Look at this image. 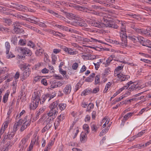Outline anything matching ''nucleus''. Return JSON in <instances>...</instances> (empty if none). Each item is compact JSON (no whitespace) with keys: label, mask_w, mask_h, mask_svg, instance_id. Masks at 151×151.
<instances>
[{"label":"nucleus","mask_w":151,"mask_h":151,"mask_svg":"<svg viewBox=\"0 0 151 151\" xmlns=\"http://www.w3.org/2000/svg\"><path fill=\"white\" fill-rule=\"evenodd\" d=\"M89 23L92 26L98 28H101L103 26V23L96 20L90 19L88 21Z\"/></svg>","instance_id":"7"},{"label":"nucleus","mask_w":151,"mask_h":151,"mask_svg":"<svg viewBox=\"0 0 151 151\" xmlns=\"http://www.w3.org/2000/svg\"><path fill=\"white\" fill-rule=\"evenodd\" d=\"M40 95L37 92H34L33 94L32 101L29 105L30 110H34L37 107L40 100Z\"/></svg>","instance_id":"2"},{"label":"nucleus","mask_w":151,"mask_h":151,"mask_svg":"<svg viewBox=\"0 0 151 151\" xmlns=\"http://www.w3.org/2000/svg\"><path fill=\"white\" fill-rule=\"evenodd\" d=\"M60 122L61 121L59 120V119H56L54 124L55 127V129H56L57 128L58 126L59 125Z\"/></svg>","instance_id":"41"},{"label":"nucleus","mask_w":151,"mask_h":151,"mask_svg":"<svg viewBox=\"0 0 151 151\" xmlns=\"http://www.w3.org/2000/svg\"><path fill=\"white\" fill-rule=\"evenodd\" d=\"M35 22V24H37L40 27H46V25L43 23L39 22L37 21V22Z\"/></svg>","instance_id":"48"},{"label":"nucleus","mask_w":151,"mask_h":151,"mask_svg":"<svg viewBox=\"0 0 151 151\" xmlns=\"http://www.w3.org/2000/svg\"><path fill=\"white\" fill-rule=\"evenodd\" d=\"M10 93V91L8 90L6 91V93L2 99L3 102L4 103H6L8 99V97Z\"/></svg>","instance_id":"21"},{"label":"nucleus","mask_w":151,"mask_h":151,"mask_svg":"<svg viewBox=\"0 0 151 151\" xmlns=\"http://www.w3.org/2000/svg\"><path fill=\"white\" fill-rule=\"evenodd\" d=\"M11 41L13 44L14 45H17L18 41L17 37L15 35L12 36L11 38Z\"/></svg>","instance_id":"28"},{"label":"nucleus","mask_w":151,"mask_h":151,"mask_svg":"<svg viewBox=\"0 0 151 151\" xmlns=\"http://www.w3.org/2000/svg\"><path fill=\"white\" fill-rule=\"evenodd\" d=\"M142 81H138V82L136 84H133L132 85L131 87V90H134L138 89L139 90L144 87V86L142 85Z\"/></svg>","instance_id":"8"},{"label":"nucleus","mask_w":151,"mask_h":151,"mask_svg":"<svg viewBox=\"0 0 151 151\" xmlns=\"http://www.w3.org/2000/svg\"><path fill=\"white\" fill-rule=\"evenodd\" d=\"M17 2H12L7 4V6L9 7L13 8L16 9L17 4Z\"/></svg>","instance_id":"39"},{"label":"nucleus","mask_w":151,"mask_h":151,"mask_svg":"<svg viewBox=\"0 0 151 151\" xmlns=\"http://www.w3.org/2000/svg\"><path fill=\"white\" fill-rule=\"evenodd\" d=\"M52 123L48 122H45L44 121V123L43 124V125H45L46 124L45 126L47 127V128H48L50 129L51 127L52 126Z\"/></svg>","instance_id":"43"},{"label":"nucleus","mask_w":151,"mask_h":151,"mask_svg":"<svg viewBox=\"0 0 151 151\" xmlns=\"http://www.w3.org/2000/svg\"><path fill=\"white\" fill-rule=\"evenodd\" d=\"M30 69L27 66L25 69L23 73L22 79L25 80L27 77L29 76L30 73Z\"/></svg>","instance_id":"13"},{"label":"nucleus","mask_w":151,"mask_h":151,"mask_svg":"<svg viewBox=\"0 0 151 151\" xmlns=\"http://www.w3.org/2000/svg\"><path fill=\"white\" fill-rule=\"evenodd\" d=\"M7 71V68L6 67L0 69V75L2 74H4ZM3 81L2 78L0 77V83H1Z\"/></svg>","instance_id":"30"},{"label":"nucleus","mask_w":151,"mask_h":151,"mask_svg":"<svg viewBox=\"0 0 151 151\" xmlns=\"http://www.w3.org/2000/svg\"><path fill=\"white\" fill-rule=\"evenodd\" d=\"M27 139L26 138H24L22 139L20 143V145H27L25 143L27 142Z\"/></svg>","instance_id":"60"},{"label":"nucleus","mask_w":151,"mask_h":151,"mask_svg":"<svg viewBox=\"0 0 151 151\" xmlns=\"http://www.w3.org/2000/svg\"><path fill=\"white\" fill-rule=\"evenodd\" d=\"M45 111V108H40L37 111V114L40 115L42 113Z\"/></svg>","instance_id":"59"},{"label":"nucleus","mask_w":151,"mask_h":151,"mask_svg":"<svg viewBox=\"0 0 151 151\" xmlns=\"http://www.w3.org/2000/svg\"><path fill=\"white\" fill-rule=\"evenodd\" d=\"M3 139L2 140V142L3 143H5L6 142L7 139H8V137H7V134H4L3 136Z\"/></svg>","instance_id":"51"},{"label":"nucleus","mask_w":151,"mask_h":151,"mask_svg":"<svg viewBox=\"0 0 151 151\" xmlns=\"http://www.w3.org/2000/svg\"><path fill=\"white\" fill-rule=\"evenodd\" d=\"M83 128L84 129L86 130V134H88L89 132V127L88 125L87 124H84L83 126Z\"/></svg>","instance_id":"47"},{"label":"nucleus","mask_w":151,"mask_h":151,"mask_svg":"<svg viewBox=\"0 0 151 151\" xmlns=\"http://www.w3.org/2000/svg\"><path fill=\"white\" fill-rule=\"evenodd\" d=\"M128 38L133 41L134 42H135L137 41V37H136L134 36H130L128 37Z\"/></svg>","instance_id":"42"},{"label":"nucleus","mask_w":151,"mask_h":151,"mask_svg":"<svg viewBox=\"0 0 151 151\" xmlns=\"http://www.w3.org/2000/svg\"><path fill=\"white\" fill-rule=\"evenodd\" d=\"M99 78L100 76L99 75H97L96 76L95 81V84H97L99 82Z\"/></svg>","instance_id":"55"},{"label":"nucleus","mask_w":151,"mask_h":151,"mask_svg":"<svg viewBox=\"0 0 151 151\" xmlns=\"http://www.w3.org/2000/svg\"><path fill=\"white\" fill-rule=\"evenodd\" d=\"M47 115V114H44L40 118V119L38 120V121H37V123L38 124H40V123L42 122L43 120H44L45 119H46L48 116Z\"/></svg>","instance_id":"35"},{"label":"nucleus","mask_w":151,"mask_h":151,"mask_svg":"<svg viewBox=\"0 0 151 151\" xmlns=\"http://www.w3.org/2000/svg\"><path fill=\"white\" fill-rule=\"evenodd\" d=\"M26 43V40L24 39H20L18 42V45L20 46H24Z\"/></svg>","instance_id":"40"},{"label":"nucleus","mask_w":151,"mask_h":151,"mask_svg":"<svg viewBox=\"0 0 151 151\" xmlns=\"http://www.w3.org/2000/svg\"><path fill=\"white\" fill-rule=\"evenodd\" d=\"M25 8H27V6L17 4L16 9L19 11H25Z\"/></svg>","instance_id":"26"},{"label":"nucleus","mask_w":151,"mask_h":151,"mask_svg":"<svg viewBox=\"0 0 151 151\" xmlns=\"http://www.w3.org/2000/svg\"><path fill=\"white\" fill-rule=\"evenodd\" d=\"M124 65L119 66L115 69L114 71V76H117L118 80L120 82L127 81L129 78L130 76L128 75H125L121 73L123 69Z\"/></svg>","instance_id":"1"},{"label":"nucleus","mask_w":151,"mask_h":151,"mask_svg":"<svg viewBox=\"0 0 151 151\" xmlns=\"http://www.w3.org/2000/svg\"><path fill=\"white\" fill-rule=\"evenodd\" d=\"M19 126L18 123H15L13 127V131L16 132L17 130V127Z\"/></svg>","instance_id":"57"},{"label":"nucleus","mask_w":151,"mask_h":151,"mask_svg":"<svg viewBox=\"0 0 151 151\" xmlns=\"http://www.w3.org/2000/svg\"><path fill=\"white\" fill-rule=\"evenodd\" d=\"M4 22L7 24L10 25L11 24V20L8 19H4Z\"/></svg>","instance_id":"53"},{"label":"nucleus","mask_w":151,"mask_h":151,"mask_svg":"<svg viewBox=\"0 0 151 151\" xmlns=\"http://www.w3.org/2000/svg\"><path fill=\"white\" fill-rule=\"evenodd\" d=\"M83 40L82 41L85 42H91L94 43H97V42L101 43V40H98L97 39H94L93 38H91L90 39L85 38L83 37Z\"/></svg>","instance_id":"16"},{"label":"nucleus","mask_w":151,"mask_h":151,"mask_svg":"<svg viewBox=\"0 0 151 151\" xmlns=\"http://www.w3.org/2000/svg\"><path fill=\"white\" fill-rule=\"evenodd\" d=\"M78 66V64L77 63H74L72 65V68L73 70H76Z\"/></svg>","instance_id":"52"},{"label":"nucleus","mask_w":151,"mask_h":151,"mask_svg":"<svg viewBox=\"0 0 151 151\" xmlns=\"http://www.w3.org/2000/svg\"><path fill=\"white\" fill-rule=\"evenodd\" d=\"M8 124V122L7 120L5 121L2 126V127H3V129H5V128L7 127Z\"/></svg>","instance_id":"61"},{"label":"nucleus","mask_w":151,"mask_h":151,"mask_svg":"<svg viewBox=\"0 0 151 151\" xmlns=\"http://www.w3.org/2000/svg\"><path fill=\"white\" fill-rule=\"evenodd\" d=\"M112 22L111 21H108L107 19L104 20V23H103V25L107 27L110 28L112 24Z\"/></svg>","instance_id":"25"},{"label":"nucleus","mask_w":151,"mask_h":151,"mask_svg":"<svg viewBox=\"0 0 151 151\" xmlns=\"http://www.w3.org/2000/svg\"><path fill=\"white\" fill-rule=\"evenodd\" d=\"M94 107V105L92 103H90L88 106L86 111L88 112L90 111L91 109H93Z\"/></svg>","instance_id":"49"},{"label":"nucleus","mask_w":151,"mask_h":151,"mask_svg":"<svg viewBox=\"0 0 151 151\" xmlns=\"http://www.w3.org/2000/svg\"><path fill=\"white\" fill-rule=\"evenodd\" d=\"M51 31L53 34L55 36H58L59 37L61 38L64 37L65 36L64 35L58 32H56L53 30Z\"/></svg>","instance_id":"27"},{"label":"nucleus","mask_w":151,"mask_h":151,"mask_svg":"<svg viewBox=\"0 0 151 151\" xmlns=\"http://www.w3.org/2000/svg\"><path fill=\"white\" fill-rule=\"evenodd\" d=\"M145 44L143 45V46H146L148 47L147 45H150L151 44V41L149 40H145Z\"/></svg>","instance_id":"54"},{"label":"nucleus","mask_w":151,"mask_h":151,"mask_svg":"<svg viewBox=\"0 0 151 151\" xmlns=\"http://www.w3.org/2000/svg\"><path fill=\"white\" fill-rule=\"evenodd\" d=\"M47 114L48 116L45 121L52 123L53 119H55L57 115L49 112L47 113Z\"/></svg>","instance_id":"11"},{"label":"nucleus","mask_w":151,"mask_h":151,"mask_svg":"<svg viewBox=\"0 0 151 151\" xmlns=\"http://www.w3.org/2000/svg\"><path fill=\"white\" fill-rule=\"evenodd\" d=\"M7 9L4 7L0 6V12L1 13L7 15H12V14L9 12H7Z\"/></svg>","instance_id":"20"},{"label":"nucleus","mask_w":151,"mask_h":151,"mask_svg":"<svg viewBox=\"0 0 151 151\" xmlns=\"http://www.w3.org/2000/svg\"><path fill=\"white\" fill-rule=\"evenodd\" d=\"M12 145L11 144L10 141H8L4 145L1 151H8L11 149Z\"/></svg>","instance_id":"15"},{"label":"nucleus","mask_w":151,"mask_h":151,"mask_svg":"<svg viewBox=\"0 0 151 151\" xmlns=\"http://www.w3.org/2000/svg\"><path fill=\"white\" fill-rule=\"evenodd\" d=\"M78 19L75 20L73 22V25L76 26H80L81 27H87V24L84 22H80L81 21V18H78Z\"/></svg>","instance_id":"10"},{"label":"nucleus","mask_w":151,"mask_h":151,"mask_svg":"<svg viewBox=\"0 0 151 151\" xmlns=\"http://www.w3.org/2000/svg\"><path fill=\"white\" fill-rule=\"evenodd\" d=\"M95 73H92L90 76L85 79V81L86 82H91L93 81V78L95 76Z\"/></svg>","instance_id":"22"},{"label":"nucleus","mask_w":151,"mask_h":151,"mask_svg":"<svg viewBox=\"0 0 151 151\" xmlns=\"http://www.w3.org/2000/svg\"><path fill=\"white\" fill-rule=\"evenodd\" d=\"M47 12L48 13L52 14V15L54 16V17L58 18H61V17L60 15H59L58 13L55 12L53 10L50 9H48Z\"/></svg>","instance_id":"24"},{"label":"nucleus","mask_w":151,"mask_h":151,"mask_svg":"<svg viewBox=\"0 0 151 151\" xmlns=\"http://www.w3.org/2000/svg\"><path fill=\"white\" fill-rule=\"evenodd\" d=\"M63 50L65 52H67L70 55H75L78 53L77 51L74 50L71 48H68L66 47H64L62 48Z\"/></svg>","instance_id":"9"},{"label":"nucleus","mask_w":151,"mask_h":151,"mask_svg":"<svg viewBox=\"0 0 151 151\" xmlns=\"http://www.w3.org/2000/svg\"><path fill=\"white\" fill-rule=\"evenodd\" d=\"M49 93H47L45 95L42 96V98L45 101L46 100H47V99H49Z\"/></svg>","instance_id":"56"},{"label":"nucleus","mask_w":151,"mask_h":151,"mask_svg":"<svg viewBox=\"0 0 151 151\" xmlns=\"http://www.w3.org/2000/svg\"><path fill=\"white\" fill-rule=\"evenodd\" d=\"M58 104V102L57 101H56L52 103L49 106L50 110L48 112L57 115L58 113V107H57Z\"/></svg>","instance_id":"4"},{"label":"nucleus","mask_w":151,"mask_h":151,"mask_svg":"<svg viewBox=\"0 0 151 151\" xmlns=\"http://www.w3.org/2000/svg\"><path fill=\"white\" fill-rule=\"evenodd\" d=\"M24 23L22 22H19L18 21H16L13 23V27H21V25L24 26Z\"/></svg>","instance_id":"32"},{"label":"nucleus","mask_w":151,"mask_h":151,"mask_svg":"<svg viewBox=\"0 0 151 151\" xmlns=\"http://www.w3.org/2000/svg\"><path fill=\"white\" fill-rule=\"evenodd\" d=\"M110 57L112 60H114L116 61H118V59L116 57V56L115 55H110Z\"/></svg>","instance_id":"62"},{"label":"nucleus","mask_w":151,"mask_h":151,"mask_svg":"<svg viewBox=\"0 0 151 151\" xmlns=\"http://www.w3.org/2000/svg\"><path fill=\"white\" fill-rule=\"evenodd\" d=\"M66 104L64 103H60L58 105L59 109L61 111L64 110L66 107Z\"/></svg>","instance_id":"37"},{"label":"nucleus","mask_w":151,"mask_h":151,"mask_svg":"<svg viewBox=\"0 0 151 151\" xmlns=\"http://www.w3.org/2000/svg\"><path fill=\"white\" fill-rule=\"evenodd\" d=\"M91 128L92 130L94 132H96L98 129V127L96 125L94 124H92L91 125Z\"/></svg>","instance_id":"44"},{"label":"nucleus","mask_w":151,"mask_h":151,"mask_svg":"<svg viewBox=\"0 0 151 151\" xmlns=\"http://www.w3.org/2000/svg\"><path fill=\"white\" fill-rule=\"evenodd\" d=\"M109 128H108V127L107 128L104 129L103 130H102L99 134V136L101 137L103 136L106 132H107L108 131Z\"/></svg>","instance_id":"46"},{"label":"nucleus","mask_w":151,"mask_h":151,"mask_svg":"<svg viewBox=\"0 0 151 151\" xmlns=\"http://www.w3.org/2000/svg\"><path fill=\"white\" fill-rule=\"evenodd\" d=\"M119 24L120 26V30L122 32L126 31V23L123 21H119Z\"/></svg>","instance_id":"18"},{"label":"nucleus","mask_w":151,"mask_h":151,"mask_svg":"<svg viewBox=\"0 0 151 151\" xmlns=\"http://www.w3.org/2000/svg\"><path fill=\"white\" fill-rule=\"evenodd\" d=\"M15 135V133L14 132H9L8 134H7L8 139L11 140L13 138Z\"/></svg>","instance_id":"38"},{"label":"nucleus","mask_w":151,"mask_h":151,"mask_svg":"<svg viewBox=\"0 0 151 151\" xmlns=\"http://www.w3.org/2000/svg\"><path fill=\"white\" fill-rule=\"evenodd\" d=\"M112 60H111L110 57H109V58L106 60L105 63V65H106L107 66L109 65L110 63L111 62Z\"/></svg>","instance_id":"58"},{"label":"nucleus","mask_w":151,"mask_h":151,"mask_svg":"<svg viewBox=\"0 0 151 151\" xmlns=\"http://www.w3.org/2000/svg\"><path fill=\"white\" fill-rule=\"evenodd\" d=\"M0 31L3 33L7 32H9V29L6 28L4 27L1 25L0 26Z\"/></svg>","instance_id":"45"},{"label":"nucleus","mask_w":151,"mask_h":151,"mask_svg":"<svg viewBox=\"0 0 151 151\" xmlns=\"http://www.w3.org/2000/svg\"><path fill=\"white\" fill-rule=\"evenodd\" d=\"M5 47L6 49V53L7 55L6 57L8 59H10L12 58L15 57V56L13 54H12L11 52H10L9 53V51L11 48V46L10 45L9 43L6 41L5 42Z\"/></svg>","instance_id":"5"},{"label":"nucleus","mask_w":151,"mask_h":151,"mask_svg":"<svg viewBox=\"0 0 151 151\" xmlns=\"http://www.w3.org/2000/svg\"><path fill=\"white\" fill-rule=\"evenodd\" d=\"M71 90V85L69 84L67 85L63 90V92L66 94H68L70 93Z\"/></svg>","instance_id":"14"},{"label":"nucleus","mask_w":151,"mask_h":151,"mask_svg":"<svg viewBox=\"0 0 151 151\" xmlns=\"http://www.w3.org/2000/svg\"><path fill=\"white\" fill-rule=\"evenodd\" d=\"M59 57L58 55H55L54 54H52V63L53 65H55V62L58 59V58Z\"/></svg>","instance_id":"33"},{"label":"nucleus","mask_w":151,"mask_h":151,"mask_svg":"<svg viewBox=\"0 0 151 151\" xmlns=\"http://www.w3.org/2000/svg\"><path fill=\"white\" fill-rule=\"evenodd\" d=\"M126 31L122 32H120V37L121 38L122 41V46H126L127 45V36L126 34Z\"/></svg>","instance_id":"6"},{"label":"nucleus","mask_w":151,"mask_h":151,"mask_svg":"<svg viewBox=\"0 0 151 151\" xmlns=\"http://www.w3.org/2000/svg\"><path fill=\"white\" fill-rule=\"evenodd\" d=\"M92 92L91 89H86L84 91L82 92L81 95L82 96H86L90 93Z\"/></svg>","instance_id":"34"},{"label":"nucleus","mask_w":151,"mask_h":151,"mask_svg":"<svg viewBox=\"0 0 151 151\" xmlns=\"http://www.w3.org/2000/svg\"><path fill=\"white\" fill-rule=\"evenodd\" d=\"M136 32L142 35H145L148 37H151V33L148 32L147 30H145L137 28V29H136Z\"/></svg>","instance_id":"12"},{"label":"nucleus","mask_w":151,"mask_h":151,"mask_svg":"<svg viewBox=\"0 0 151 151\" xmlns=\"http://www.w3.org/2000/svg\"><path fill=\"white\" fill-rule=\"evenodd\" d=\"M44 52V50L42 48H40L36 50L35 54L36 56H41Z\"/></svg>","instance_id":"29"},{"label":"nucleus","mask_w":151,"mask_h":151,"mask_svg":"<svg viewBox=\"0 0 151 151\" xmlns=\"http://www.w3.org/2000/svg\"><path fill=\"white\" fill-rule=\"evenodd\" d=\"M32 117V114H31L30 116H26V121L24 123L27 127L30 124L31 122V119Z\"/></svg>","instance_id":"19"},{"label":"nucleus","mask_w":151,"mask_h":151,"mask_svg":"<svg viewBox=\"0 0 151 151\" xmlns=\"http://www.w3.org/2000/svg\"><path fill=\"white\" fill-rule=\"evenodd\" d=\"M13 27V30L15 33H21L24 32V30L22 29H21L18 27Z\"/></svg>","instance_id":"31"},{"label":"nucleus","mask_w":151,"mask_h":151,"mask_svg":"<svg viewBox=\"0 0 151 151\" xmlns=\"http://www.w3.org/2000/svg\"><path fill=\"white\" fill-rule=\"evenodd\" d=\"M56 119H59L60 121H62L65 119L64 114H60L58 116Z\"/></svg>","instance_id":"50"},{"label":"nucleus","mask_w":151,"mask_h":151,"mask_svg":"<svg viewBox=\"0 0 151 151\" xmlns=\"http://www.w3.org/2000/svg\"><path fill=\"white\" fill-rule=\"evenodd\" d=\"M86 134L85 133V134H81L80 135V140L81 141L83 142H85L87 140V136L86 134Z\"/></svg>","instance_id":"23"},{"label":"nucleus","mask_w":151,"mask_h":151,"mask_svg":"<svg viewBox=\"0 0 151 151\" xmlns=\"http://www.w3.org/2000/svg\"><path fill=\"white\" fill-rule=\"evenodd\" d=\"M41 83L42 84L45 86H47V81L45 79H42L41 81Z\"/></svg>","instance_id":"64"},{"label":"nucleus","mask_w":151,"mask_h":151,"mask_svg":"<svg viewBox=\"0 0 151 151\" xmlns=\"http://www.w3.org/2000/svg\"><path fill=\"white\" fill-rule=\"evenodd\" d=\"M15 50L17 52L22 54L23 55L30 56L32 54V51L27 47L18 46L16 47Z\"/></svg>","instance_id":"3"},{"label":"nucleus","mask_w":151,"mask_h":151,"mask_svg":"<svg viewBox=\"0 0 151 151\" xmlns=\"http://www.w3.org/2000/svg\"><path fill=\"white\" fill-rule=\"evenodd\" d=\"M139 42L140 43L143 45H144L145 42V39L142 36H138L137 37V41Z\"/></svg>","instance_id":"36"},{"label":"nucleus","mask_w":151,"mask_h":151,"mask_svg":"<svg viewBox=\"0 0 151 151\" xmlns=\"http://www.w3.org/2000/svg\"><path fill=\"white\" fill-rule=\"evenodd\" d=\"M25 89L24 86L23 88H22L20 91L21 96H24V94H25Z\"/></svg>","instance_id":"63"},{"label":"nucleus","mask_w":151,"mask_h":151,"mask_svg":"<svg viewBox=\"0 0 151 151\" xmlns=\"http://www.w3.org/2000/svg\"><path fill=\"white\" fill-rule=\"evenodd\" d=\"M133 114V113L132 112L128 113L125 114L123 117V119L122 120L121 124H122L124 125L125 121L127 120L129 118L131 117Z\"/></svg>","instance_id":"17"}]
</instances>
